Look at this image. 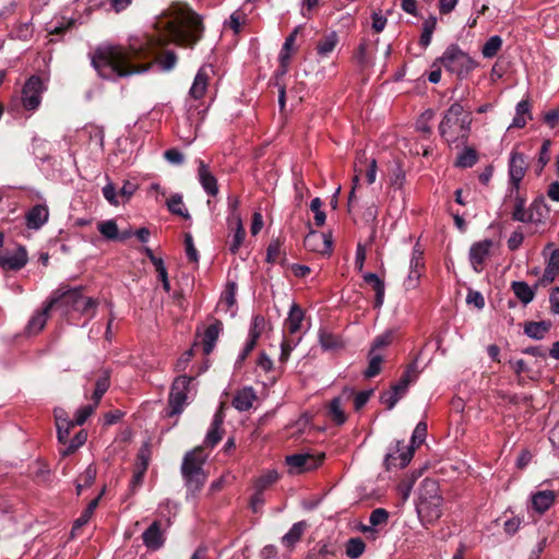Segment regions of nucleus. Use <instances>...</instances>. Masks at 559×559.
Masks as SVG:
<instances>
[{"mask_svg":"<svg viewBox=\"0 0 559 559\" xmlns=\"http://www.w3.org/2000/svg\"><path fill=\"white\" fill-rule=\"evenodd\" d=\"M228 224H229V227L234 230V234L229 241V251L235 254L238 252L239 248L241 247V245L245 240L246 231L242 226L241 217L238 213H234L233 215H229Z\"/></svg>","mask_w":559,"mask_h":559,"instance_id":"nucleus-20","label":"nucleus"},{"mask_svg":"<svg viewBox=\"0 0 559 559\" xmlns=\"http://www.w3.org/2000/svg\"><path fill=\"white\" fill-rule=\"evenodd\" d=\"M324 459V453L318 455L309 453H298L286 456V464L290 468V473L299 474L317 468Z\"/></svg>","mask_w":559,"mask_h":559,"instance_id":"nucleus-10","label":"nucleus"},{"mask_svg":"<svg viewBox=\"0 0 559 559\" xmlns=\"http://www.w3.org/2000/svg\"><path fill=\"white\" fill-rule=\"evenodd\" d=\"M27 261V251L23 246L0 250V267L3 271H19L26 265Z\"/></svg>","mask_w":559,"mask_h":559,"instance_id":"nucleus-9","label":"nucleus"},{"mask_svg":"<svg viewBox=\"0 0 559 559\" xmlns=\"http://www.w3.org/2000/svg\"><path fill=\"white\" fill-rule=\"evenodd\" d=\"M502 46V39L500 36H491L483 46L481 53L485 58L495 57Z\"/></svg>","mask_w":559,"mask_h":559,"instance_id":"nucleus-45","label":"nucleus"},{"mask_svg":"<svg viewBox=\"0 0 559 559\" xmlns=\"http://www.w3.org/2000/svg\"><path fill=\"white\" fill-rule=\"evenodd\" d=\"M96 407H97V405H95V403H93V404L85 405V406H82L81 408H79L76 411L75 418L73 420L74 424L78 426L83 425L86 421V419L94 413Z\"/></svg>","mask_w":559,"mask_h":559,"instance_id":"nucleus-52","label":"nucleus"},{"mask_svg":"<svg viewBox=\"0 0 559 559\" xmlns=\"http://www.w3.org/2000/svg\"><path fill=\"white\" fill-rule=\"evenodd\" d=\"M396 450L388 453L384 460L386 468L392 467L404 468L414 455V445L406 447L404 441H396Z\"/></svg>","mask_w":559,"mask_h":559,"instance_id":"nucleus-12","label":"nucleus"},{"mask_svg":"<svg viewBox=\"0 0 559 559\" xmlns=\"http://www.w3.org/2000/svg\"><path fill=\"white\" fill-rule=\"evenodd\" d=\"M198 179L204 191L211 195L216 197L218 193V185L215 176L210 169V166L202 159H198Z\"/></svg>","mask_w":559,"mask_h":559,"instance_id":"nucleus-17","label":"nucleus"},{"mask_svg":"<svg viewBox=\"0 0 559 559\" xmlns=\"http://www.w3.org/2000/svg\"><path fill=\"white\" fill-rule=\"evenodd\" d=\"M167 207L168 210L178 216H181L183 218H189V212L185 207L182 195L181 194H174L169 198L167 201Z\"/></svg>","mask_w":559,"mask_h":559,"instance_id":"nucleus-38","label":"nucleus"},{"mask_svg":"<svg viewBox=\"0 0 559 559\" xmlns=\"http://www.w3.org/2000/svg\"><path fill=\"white\" fill-rule=\"evenodd\" d=\"M524 240V234L522 231V227H518L516 230L513 231V234L508 239V248L513 251L521 247L522 242Z\"/></svg>","mask_w":559,"mask_h":559,"instance_id":"nucleus-60","label":"nucleus"},{"mask_svg":"<svg viewBox=\"0 0 559 559\" xmlns=\"http://www.w3.org/2000/svg\"><path fill=\"white\" fill-rule=\"evenodd\" d=\"M401 400L396 392H393L391 389L381 394L380 401L384 404L388 409H392L395 404Z\"/></svg>","mask_w":559,"mask_h":559,"instance_id":"nucleus-61","label":"nucleus"},{"mask_svg":"<svg viewBox=\"0 0 559 559\" xmlns=\"http://www.w3.org/2000/svg\"><path fill=\"white\" fill-rule=\"evenodd\" d=\"M264 318L262 316H255L252 320V324L249 331V342H253L257 344L258 338L260 337L262 330L264 329Z\"/></svg>","mask_w":559,"mask_h":559,"instance_id":"nucleus-50","label":"nucleus"},{"mask_svg":"<svg viewBox=\"0 0 559 559\" xmlns=\"http://www.w3.org/2000/svg\"><path fill=\"white\" fill-rule=\"evenodd\" d=\"M97 229L108 240H116L119 238L118 226L114 219L99 223Z\"/></svg>","mask_w":559,"mask_h":559,"instance_id":"nucleus-46","label":"nucleus"},{"mask_svg":"<svg viewBox=\"0 0 559 559\" xmlns=\"http://www.w3.org/2000/svg\"><path fill=\"white\" fill-rule=\"evenodd\" d=\"M222 330L223 323L219 320H215L214 323L205 329L202 337L203 352L205 355H209L213 352Z\"/></svg>","mask_w":559,"mask_h":559,"instance_id":"nucleus-23","label":"nucleus"},{"mask_svg":"<svg viewBox=\"0 0 559 559\" xmlns=\"http://www.w3.org/2000/svg\"><path fill=\"white\" fill-rule=\"evenodd\" d=\"M278 479V474L275 471H270L262 475L255 483V487L265 490L269 486L274 484Z\"/></svg>","mask_w":559,"mask_h":559,"instance_id":"nucleus-54","label":"nucleus"},{"mask_svg":"<svg viewBox=\"0 0 559 559\" xmlns=\"http://www.w3.org/2000/svg\"><path fill=\"white\" fill-rule=\"evenodd\" d=\"M255 399L257 395L252 388H243L234 396L233 406L240 412H246L252 407Z\"/></svg>","mask_w":559,"mask_h":559,"instance_id":"nucleus-27","label":"nucleus"},{"mask_svg":"<svg viewBox=\"0 0 559 559\" xmlns=\"http://www.w3.org/2000/svg\"><path fill=\"white\" fill-rule=\"evenodd\" d=\"M304 321V311L297 305L293 304L288 313V318L285 321V328L290 334L297 333Z\"/></svg>","mask_w":559,"mask_h":559,"instance_id":"nucleus-29","label":"nucleus"},{"mask_svg":"<svg viewBox=\"0 0 559 559\" xmlns=\"http://www.w3.org/2000/svg\"><path fill=\"white\" fill-rule=\"evenodd\" d=\"M509 176L510 185L503 200V209L511 213L513 221L524 222V198L521 193V183L524 178V157L518 151V147L510 157Z\"/></svg>","mask_w":559,"mask_h":559,"instance_id":"nucleus-2","label":"nucleus"},{"mask_svg":"<svg viewBox=\"0 0 559 559\" xmlns=\"http://www.w3.org/2000/svg\"><path fill=\"white\" fill-rule=\"evenodd\" d=\"M466 302L468 305H474L477 309H483L485 307V299L479 292L469 289L466 296Z\"/></svg>","mask_w":559,"mask_h":559,"instance_id":"nucleus-62","label":"nucleus"},{"mask_svg":"<svg viewBox=\"0 0 559 559\" xmlns=\"http://www.w3.org/2000/svg\"><path fill=\"white\" fill-rule=\"evenodd\" d=\"M236 284L228 283L218 304V308L224 310L225 312H230V316H235V310L233 308L236 305Z\"/></svg>","mask_w":559,"mask_h":559,"instance_id":"nucleus-30","label":"nucleus"},{"mask_svg":"<svg viewBox=\"0 0 559 559\" xmlns=\"http://www.w3.org/2000/svg\"><path fill=\"white\" fill-rule=\"evenodd\" d=\"M57 305V298H50L41 311L36 312L27 324V331L31 334L39 333L46 325L49 312Z\"/></svg>","mask_w":559,"mask_h":559,"instance_id":"nucleus-22","label":"nucleus"},{"mask_svg":"<svg viewBox=\"0 0 559 559\" xmlns=\"http://www.w3.org/2000/svg\"><path fill=\"white\" fill-rule=\"evenodd\" d=\"M87 440V432L80 430L70 441L63 444V448L59 450L62 457L69 456L78 451Z\"/></svg>","mask_w":559,"mask_h":559,"instance_id":"nucleus-32","label":"nucleus"},{"mask_svg":"<svg viewBox=\"0 0 559 559\" xmlns=\"http://www.w3.org/2000/svg\"><path fill=\"white\" fill-rule=\"evenodd\" d=\"M49 212L46 205L37 204L26 214V225L28 228L38 229L48 219Z\"/></svg>","mask_w":559,"mask_h":559,"instance_id":"nucleus-24","label":"nucleus"},{"mask_svg":"<svg viewBox=\"0 0 559 559\" xmlns=\"http://www.w3.org/2000/svg\"><path fill=\"white\" fill-rule=\"evenodd\" d=\"M141 462L138 463L135 471L133 472L132 479L130 480V489L134 492L143 483L145 472L147 469V460L144 456H140Z\"/></svg>","mask_w":559,"mask_h":559,"instance_id":"nucleus-39","label":"nucleus"},{"mask_svg":"<svg viewBox=\"0 0 559 559\" xmlns=\"http://www.w3.org/2000/svg\"><path fill=\"white\" fill-rule=\"evenodd\" d=\"M338 43L335 32L325 34L317 44V52L322 58H328Z\"/></svg>","mask_w":559,"mask_h":559,"instance_id":"nucleus-31","label":"nucleus"},{"mask_svg":"<svg viewBox=\"0 0 559 559\" xmlns=\"http://www.w3.org/2000/svg\"><path fill=\"white\" fill-rule=\"evenodd\" d=\"M550 328V321L526 322V336L535 340H542L549 332Z\"/></svg>","mask_w":559,"mask_h":559,"instance_id":"nucleus-35","label":"nucleus"},{"mask_svg":"<svg viewBox=\"0 0 559 559\" xmlns=\"http://www.w3.org/2000/svg\"><path fill=\"white\" fill-rule=\"evenodd\" d=\"M370 359L367 370L365 371L366 378H372L381 371L382 357L374 353H369Z\"/></svg>","mask_w":559,"mask_h":559,"instance_id":"nucleus-51","label":"nucleus"},{"mask_svg":"<svg viewBox=\"0 0 559 559\" xmlns=\"http://www.w3.org/2000/svg\"><path fill=\"white\" fill-rule=\"evenodd\" d=\"M110 384L109 374L105 371L96 381L95 390L93 393V402L98 405L103 395L107 392Z\"/></svg>","mask_w":559,"mask_h":559,"instance_id":"nucleus-41","label":"nucleus"},{"mask_svg":"<svg viewBox=\"0 0 559 559\" xmlns=\"http://www.w3.org/2000/svg\"><path fill=\"white\" fill-rule=\"evenodd\" d=\"M282 245L278 239L272 240L266 249V261L269 263L284 264L286 261L285 254L281 249Z\"/></svg>","mask_w":559,"mask_h":559,"instance_id":"nucleus-37","label":"nucleus"},{"mask_svg":"<svg viewBox=\"0 0 559 559\" xmlns=\"http://www.w3.org/2000/svg\"><path fill=\"white\" fill-rule=\"evenodd\" d=\"M142 540L145 547L150 550L160 549L166 540L165 534L162 531L159 521H154L142 534Z\"/></svg>","mask_w":559,"mask_h":559,"instance_id":"nucleus-16","label":"nucleus"},{"mask_svg":"<svg viewBox=\"0 0 559 559\" xmlns=\"http://www.w3.org/2000/svg\"><path fill=\"white\" fill-rule=\"evenodd\" d=\"M550 147H551V141L546 139L543 141V144L538 152V159H537V167L535 169L537 175H540L544 167L548 164L550 160Z\"/></svg>","mask_w":559,"mask_h":559,"instance_id":"nucleus-42","label":"nucleus"},{"mask_svg":"<svg viewBox=\"0 0 559 559\" xmlns=\"http://www.w3.org/2000/svg\"><path fill=\"white\" fill-rule=\"evenodd\" d=\"M558 273H559V249L554 250L552 253L550 254L547 267L545 270L543 278L540 280V283L543 285H547L548 283H551Z\"/></svg>","mask_w":559,"mask_h":559,"instance_id":"nucleus-34","label":"nucleus"},{"mask_svg":"<svg viewBox=\"0 0 559 559\" xmlns=\"http://www.w3.org/2000/svg\"><path fill=\"white\" fill-rule=\"evenodd\" d=\"M532 507L538 513L546 512L555 502L556 493L552 490H540L532 495Z\"/></svg>","mask_w":559,"mask_h":559,"instance_id":"nucleus-26","label":"nucleus"},{"mask_svg":"<svg viewBox=\"0 0 559 559\" xmlns=\"http://www.w3.org/2000/svg\"><path fill=\"white\" fill-rule=\"evenodd\" d=\"M212 72V68L209 66H203L199 69L189 91L192 98L201 99L205 95Z\"/></svg>","mask_w":559,"mask_h":559,"instance_id":"nucleus-19","label":"nucleus"},{"mask_svg":"<svg viewBox=\"0 0 559 559\" xmlns=\"http://www.w3.org/2000/svg\"><path fill=\"white\" fill-rule=\"evenodd\" d=\"M206 459L207 455L204 454L203 447H197L183 456L181 474L191 493L200 491L205 484L206 475L203 465Z\"/></svg>","mask_w":559,"mask_h":559,"instance_id":"nucleus-4","label":"nucleus"},{"mask_svg":"<svg viewBox=\"0 0 559 559\" xmlns=\"http://www.w3.org/2000/svg\"><path fill=\"white\" fill-rule=\"evenodd\" d=\"M307 527V523L304 521L295 523L288 533H286L282 537V543L286 547H293L299 539L301 538L302 534L305 533V530Z\"/></svg>","mask_w":559,"mask_h":559,"instance_id":"nucleus-36","label":"nucleus"},{"mask_svg":"<svg viewBox=\"0 0 559 559\" xmlns=\"http://www.w3.org/2000/svg\"><path fill=\"white\" fill-rule=\"evenodd\" d=\"M430 497L442 498L439 495V486L437 481L432 479H425L421 484L419 500L431 499Z\"/></svg>","mask_w":559,"mask_h":559,"instance_id":"nucleus-44","label":"nucleus"},{"mask_svg":"<svg viewBox=\"0 0 559 559\" xmlns=\"http://www.w3.org/2000/svg\"><path fill=\"white\" fill-rule=\"evenodd\" d=\"M357 163L362 164L367 163V173H366V179L368 185H372L376 181L377 178V160L374 158H371L370 160L367 159L366 154L364 152L359 153L357 155Z\"/></svg>","mask_w":559,"mask_h":559,"instance_id":"nucleus-47","label":"nucleus"},{"mask_svg":"<svg viewBox=\"0 0 559 559\" xmlns=\"http://www.w3.org/2000/svg\"><path fill=\"white\" fill-rule=\"evenodd\" d=\"M304 245L309 251L329 255L332 251V237L330 234L311 230L305 237Z\"/></svg>","mask_w":559,"mask_h":559,"instance_id":"nucleus-11","label":"nucleus"},{"mask_svg":"<svg viewBox=\"0 0 559 559\" xmlns=\"http://www.w3.org/2000/svg\"><path fill=\"white\" fill-rule=\"evenodd\" d=\"M319 341L324 350H337L344 347V342L338 335L325 330L320 331Z\"/></svg>","mask_w":559,"mask_h":559,"instance_id":"nucleus-33","label":"nucleus"},{"mask_svg":"<svg viewBox=\"0 0 559 559\" xmlns=\"http://www.w3.org/2000/svg\"><path fill=\"white\" fill-rule=\"evenodd\" d=\"M97 475L96 467L94 465H88L86 469L79 476L78 480L81 481L85 487L92 486L95 481Z\"/></svg>","mask_w":559,"mask_h":559,"instance_id":"nucleus-56","label":"nucleus"},{"mask_svg":"<svg viewBox=\"0 0 559 559\" xmlns=\"http://www.w3.org/2000/svg\"><path fill=\"white\" fill-rule=\"evenodd\" d=\"M103 195L112 205H118L120 203L118 199L119 193L116 192V187L112 182H108L103 188Z\"/></svg>","mask_w":559,"mask_h":559,"instance_id":"nucleus-59","label":"nucleus"},{"mask_svg":"<svg viewBox=\"0 0 559 559\" xmlns=\"http://www.w3.org/2000/svg\"><path fill=\"white\" fill-rule=\"evenodd\" d=\"M437 19L435 16H430L423 23V32L419 38V44L427 48L431 41V37L433 31L436 29Z\"/></svg>","mask_w":559,"mask_h":559,"instance_id":"nucleus-40","label":"nucleus"},{"mask_svg":"<svg viewBox=\"0 0 559 559\" xmlns=\"http://www.w3.org/2000/svg\"><path fill=\"white\" fill-rule=\"evenodd\" d=\"M471 121L469 114L464 111L463 106L454 103L444 112L439 124V133L449 145L459 146L468 139Z\"/></svg>","mask_w":559,"mask_h":559,"instance_id":"nucleus-3","label":"nucleus"},{"mask_svg":"<svg viewBox=\"0 0 559 559\" xmlns=\"http://www.w3.org/2000/svg\"><path fill=\"white\" fill-rule=\"evenodd\" d=\"M84 296L82 295V288L75 287L63 290L59 288L53 292L50 298H57V304L61 302L64 306L72 308L73 310L81 309V300Z\"/></svg>","mask_w":559,"mask_h":559,"instance_id":"nucleus-18","label":"nucleus"},{"mask_svg":"<svg viewBox=\"0 0 559 559\" xmlns=\"http://www.w3.org/2000/svg\"><path fill=\"white\" fill-rule=\"evenodd\" d=\"M164 157L170 164L181 165L185 160L183 154L177 148H170L165 151Z\"/></svg>","mask_w":559,"mask_h":559,"instance_id":"nucleus-64","label":"nucleus"},{"mask_svg":"<svg viewBox=\"0 0 559 559\" xmlns=\"http://www.w3.org/2000/svg\"><path fill=\"white\" fill-rule=\"evenodd\" d=\"M437 62L459 78L466 76L476 67V62L455 45L449 46L443 55L435 61L433 67L437 66Z\"/></svg>","mask_w":559,"mask_h":559,"instance_id":"nucleus-5","label":"nucleus"},{"mask_svg":"<svg viewBox=\"0 0 559 559\" xmlns=\"http://www.w3.org/2000/svg\"><path fill=\"white\" fill-rule=\"evenodd\" d=\"M186 254L191 262L199 261L198 250L194 247L192 235L187 233L185 235Z\"/></svg>","mask_w":559,"mask_h":559,"instance_id":"nucleus-55","label":"nucleus"},{"mask_svg":"<svg viewBox=\"0 0 559 559\" xmlns=\"http://www.w3.org/2000/svg\"><path fill=\"white\" fill-rule=\"evenodd\" d=\"M156 35L131 37L128 46L103 44L91 53L94 69L104 79L124 78L148 71L158 48L175 43L192 47L202 37L200 16L186 5L174 4L156 21Z\"/></svg>","mask_w":559,"mask_h":559,"instance_id":"nucleus-1","label":"nucleus"},{"mask_svg":"<svg viewBox=\"0 0 559 559\" xmlns=\"http://www.w3.org/2000/svg\"><path fill=\"white\" fill-rule=\"evenodd\" d=\"M511 288L518 298V301L514 299H509L507 301V309L503 310V318L508 322V324H514L516 320L515 311H521V306H524V282L523 281H513Z\"/></svg>","mask_w":559,"mask_h":559,"instance_id":"nucleus-14","label":"nucleus"},{"mask_svg":"<svg viewBox=\"0 0 559 559\" xmlns=\"http://www.w3.org/2000/svg\"><path fill=\"white\" fill-rule=\"evenodd\" d=\"M543 121L549 128H555L559 126V106L555 109H551L543 115Z\"/></svg>","mask_w":559,"mask_h":559,"instance_id":"nucleus-63","label":"nucleus"},{"mask_svg":"<svg viewBox=\"0 0 559 559\" xmlns=\"http://www.w3.org/2000/svg\"><path fill=\"white\" fill-rule=\"evenodd\" d=\"M549 213L550 211L545 203V198L539 197L535 199L530 209H526V234L543 233Z\"/></svg>","mask_w":559,"mask_h":559,"instance_id":"nucleus-6","label":"nucleus"},{"mask_svg":"<svg viewBox=\"0 0 559 559\" xmlns=\"http://www.w3.org/2000/svg\"><path fill=\"white\" fill-rule=\"evenodd\" d=\"M192 379V377L187 376H179L175 379L168 400V416L179 415L182 413L183 407L187 404V392Z\"/></svg>","mask_w":559,"mask_h":559,"instance_id":"nucleus-7","label":"nucleus"},{"mask_svg":"<svg viewBox=\"0 0 559 559\" xmlns=\"http://www.w3.org/2000/svg\"><path fill=\"white\" fill-rule=\"evenodd\" d=\"M46 86L41 79L37 75H32L22 88V105L26 110H36L41 103V95Z\"/></svg>","mask_w":559,"mask_h":559,"instance_id":"nucleus-8","label":"nucleus"},{"mask_svg":"<svg viewBox=\"0 0 559 559\" xmlns=\"http://www.w3.org/2000/svg\"><path fill=\"white\" fill-rule=\"evenodd\" d=\"M365 547L361 538H350L346 544V555L352 559H356L364 554Z\"/></svg>","mask_w":559,"mask_h":559,"instance_id":"nucleus-48","label":"nucleus"},{"mask_svg":"<svg viewBox=\"0 0 559 559\" xmlns=\"http://www.w3.org/2000/svg\"><path fill=\"white\" fill-rule=\"evenodd\" d=\"M223 420V415L219 412H217L205 436V447L214 448L222 440L224 433V430L222 428Z\"/></svg>","mask_w":559,"mask_h":559,"instance_id":"nucleus-25","label":"nucleus"},{"mask_svg":"<svg viewBox=\"0 0 559 559\" xmlns=\"http://www.w3.org/2000/svg\"><path fill=\"white\" fill-rule=\"evenodd\" d=\"M364 281L369 284L376 293L374 307L380 308L384 301V282L374 273H365Z\"/></svg>","mask_w":559,"mask_h":559,"instance_id":"nucleus-28","label":"nucleus"},{"mask_svg":"<svg viewBox=\"0 0 559 559\" xmlns=\"http://www.w3.org/2000/svg\"><path fill=\"white\" fill-rule=\"evenodd\" d=\"M74 426H75V424H74L73 420L56 425V428H57V439H58L59 443H61L63 445V444H66L68 442V438H69L70 431L72 430V428Z\"/></svg>","mask_w":559,"mask_h":559,"instance_id":"nucleus-53","label":"nucleus"},{"mask_svg":"<svg viewBox=\"0 0 559 559\" xmlns=\"http://www.w3.org/2000/svg\"><path fill=\"white\" fill-rule=\"evenodd\" d=\"M492 246L493 242L490 239H484L472 245L469 249V261L475 272L480 273L483 271L485 261L489 257Z\"/></svg>","mask_w":559,"mask_h":559,"instance_id":"nucleus-13","label":"nucleus"},{"mask_svg":"<svg viewBox=\"0 0 559 559\" xmlns=\"http://www.w3.org/2000/svg\"><path fill=\"white\" fill-rule=\"evenodd\" d=\"M329 414L335 424L342 425L345 423L346 416L342 408V403H341L340 397H335L330 402Z\"/></svg>","mask_w":559,"mask_h":559,"instance_id":"nucleus-43","label":"nucleus"},{"mask_svg":"<svg viewBox=\"0 0 559 559\" xmlns=\"http://www.w3.org/2000/svg\"><path fill=\"white\" fill-rule=\"evenodd\" d=\"M389 512L383 508L374 509L369 516L370 525H361L360 531L371 539L378 537V527H383L389 522Z\"/></svg>","mask_w":559,"mask_h":559,"instance_id":"nucleus-15","label":"nucleus"},{"mask_svg":"<svg viewBox=\"0 0 559 559\" xmlns=\"http://www.w3.org/2000/svg\"><path fill=\"white\" fill-rule=\"evenodd\" d=\"M423 254V250H420L418 246H415L411 258L409 270H416L421 272V270L424 269Z\"/></svg>","mask_w":559,"mask_h":559,"instance_id":"nucleus-57","label":"nucleus"},{"mask_svg":"<svg viewBox=\"0 0 559 559\" xmlns=\"http://www.w3.org/2000/svg\"><path fill=\"white\" fill-rule=\"evenodd\" d=\"M158 63L165 71H170L177 63V56L174 51H166L162 58L158 59Z\"/></svg>","mask_w":559,"mask_h":559,"instance_id":"nucleus-58","label":"nucleus"},{"mask_svg":"<svg viewBox=\"0 0 559 559\" xmlns=\"http://www.w3.org/2000/svg\"><path fill=\"white\" fill-rule=\"evenodd\" d=\"M419 500L417 504L418 513L426 518L429 522L439 519L442 514V498H433Z\"/></svg>","mask_w":559,"mask_h":559,"instance_id":"nucleus-21","label":"nucleus"},{"mask_svg":"<svg viewBox=\"0 0 559 559\" xmlns=\"http://www.w3.org/2000/svg\"><path fill=\"white\" fill-rule=\"evenodd\" d=\"M477 162V154L473 148H465L456 158L455 165L462 168L472 167Z\"/></svg>","mask_w":559,"mask_h":559,"instance_id":"nucleus-49","label":"nucleus"}]
</instances>
